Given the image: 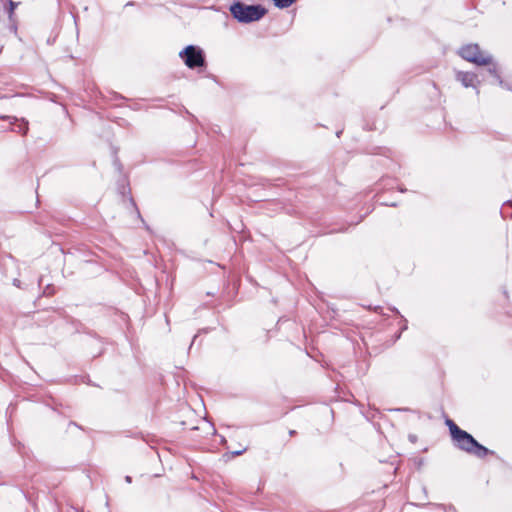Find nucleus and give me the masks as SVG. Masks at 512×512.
<instances>
[{"label":"nucleus","instance_id":"f257e3e1","mask_svg":"<svg viewBox=\"0 0 512 512\" xmlns=\"http://www.w3.org/2000/svg\"><path fill=\"white\" fill-rule=\"evenodd\" d=\"M230 12L239 22L250 23L260 20L266 14V9L261 5L237 2L230 7Z\"/></svg>","mask_w":512,"mask_h":512},{"label":"nucleus","instance_id":"f03ea898","mask_svg":"<svg viewBox=\"0 0 512 512\" xmlns=\"http://www.w3.org/2000/svg\"><path fill=\"white\" fill-rule=\"evenodd\" d=\"M456 435L452 437L453 441L455 442L456 446L466 451L467 453L473 454L479 458H484L488 453L489 450L479 444L472 435L467 433L464 430H456Z\"/></svg>","mask_w":512,"mask_h":512},{"label":"nucleus","instance_id":"7ed1b4c3","mask_svg":"<svg viewBox=\"0 0 512 512\" xmlns=\"http://www.w3.org/2000/svg\"><path fill=\"white\" fill-rule=\"evenodd\" d=\"M459 55L478 66H486L492 63V57L482 52L477 44H468L461 47Z\"/></svg>","mask_w":512,"mask_h":512},{"label":"nucleus","instance_id":"20e7f679","mask_svg":"<svg viewBox=\"0 0 512 512\" xmlns=\"http://www.w3.org/2000/svg\"><path fill=\"white\" fill-rule=\"evenodd\" d=\"M179 55L184 60L185 64L191 69L204 65L202 50L193 45L187 46Z\"/></svg>","mask_w":512,"mask_h":512},{"label":"nucleus","instance_id":"39448f33","mask_svg":"<svg viewBox=\"0 0 512 512\" xmlns=\"http://www.w3.org/2000/svg\"><path fill=\"white\" fill-rule=\"evenodd\" d=\"M3 120H9L10 124L13 126L12 130L18 133H21L25 135L28 131V122L24 119H21L20 123L19 120L16 117L11 116H1L0 117Z\"/></svg>","mask_w":512,"mask_h":512},{"label":"nucleus","instance_id":"423d86ee","mask_svg":"<svg viewBox=\"0 0 512 512\" xmlns=\"http://www.w3.org/2000/svg\"><path fill=\"white\" fill-rule=\"evenodd\" d=\"M476 79H477V76L471 72H458L457 73V80L460 81L463 84V86H465V87L474 86Z\"/></svg>","mask_w":512,"mask_h":512},{"label":"nucleus","instance_id":"0eeeda50","mask_svg":"<svg viewBox=\"0 0 512 512\" xmlns=\"http://www.w3.org/2000/svg\"><path fill=\"white\" fill-rule=\"evenodd\" d=\"M274 4L278 8H287L292 5L296 0H273Z\"/></svg>","mask_w":512,"mask_h":512},{"label":"nucleus","instance_id":"6e6552de","mask_svg":"<svg viewBox=\"0 0 512 512\" xmlns=\"http://www.w3.org/2000/svg\"><path fill=\"white\" fill-rule=\"evenodd\" d=\"M446 424L449 427L451 437H453L454 435L457 434L455 431V428H456V430H461L451 419H447Z\"/></svg>","mask_w":512,"mask_h":512},{"label":"nucleus","instance_id":"1a4fd4ad","mask_svg":"<svg viewBox=\"0 0 512 512\" xmlns=\"http://www.w3.org/2000/svg\"><path fill=\"white\" fill-rule=\"evenodd\" d=\"M488 71H489V73H490L491 75L495 76V77L499 80V83H500V84H502V81L500 80L499 75L497 74V68H496V66H495V65H494V66H492V67H490V68L488 69Z\"/></svg>","mask_w":512,"mask_h":512},{"label":"nucleus","instance_id":"9d476101","mask_svg":"<svg viewBox=\"0 0 512 512\" xmlns=\"http://www.w3.org/2000/svg\"><path fill=\"white\" fill-rule=\"evenodd\" d=\"M14 9H15V3L13 1H10V9H9L10 16L13 14Z\"/></svg>","mask_w":512,"mask_h":512},{"label":"nucleus","instance_id":"9b49d317","mask_svg":"<svg viewBox=\"0 0 512 512\" xmlns=\"http://www.w3.org/2000/svg\"><path fill=\"white\" fill-rule=\"evenodd\" d=\"M125 480H126V482H127V483H131V481H132V479H131V477H130V476H126V477H125Z\"/></svg>","mask_w":512,"mask_h":512},{"label":"nucleus","instance_id":"f8f14e48","mask_svg":"<svg viewBox=\"0 0 512 512\" xmlns=\"http://www.w3.org/2000/svg\"><path fill=\"white\" fill-rule=\"evenodd\" d=\"M243 451H237L235 452V455H240Z\"/></svg>","mask_w":512,"mask_h":512}]
</instances>
